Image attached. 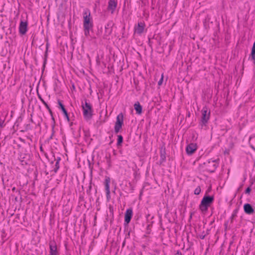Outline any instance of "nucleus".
Wrapping results in <instances>:
<instances>
[{
    "mask_svg": "<svg viewBox=\"0 0 255 255\" xmlns=\"http://www.w3.org/2000/svg\"><path fill=\"white\" fill-rule=\"evenodd\" d=\"M93 21L89 9H85L83 12V28L86 36L90 35V31L93 30Z\"/></svg>",
    "mask_w": 255,
    "mask_h": 255,
    "instance_id": "1",
    "label": "nucleus"
},
{
    "mask_svg": "<svg viewBox=\"0 0 255 255\" xmlns=\"http://www.w3.org/2000/svg\"><path fill=\"white\" fill-rule=\"evenodd\" d=\"M82 107L84 118L87 120L91 119L93 112L91 105L85 100L84 103L82 102Z\"/></svg>",
    "mask_w": 255,
    "mask_h": 255,
    "instance_id": "2",
    "label": "nucleus"
},
{
    "mask_svg": "<svg viewBox=\"0 0 255 255\" xmlns=\"http://www.w3.org/2000/svg\"><path fill=\"white\" fill-rule=\"evenodd\" d=\"M214 201V197L213 196H204L199 205V209L202 212H206L208 209V207Z\"/></svg>",
    "mask_w": 255,
    "mask_h": 255,
    "instance_id": "3",
    "label": "nucleus"
},
{
    "mask_svg": "<svg viewBox=\"0 0 255 255\" xmlns=\"http://www.w3.org/2000/svg\"><path fill=\"white\" fill-rule=\"evenodd\" d=\"M201 113L202 116L200 125L201 128H203L204 126H206L209 120L210 112L208 111L207 108L205 107L202 109Z\"/></svg>",
    "mask_w": 255,
    "mask_h": 255,
    "instance_id": "4",
    "label": "nucleus"
},
{
    "mask_svg": "<svg viewBox=\"0 0 255 255\" xmlns=\"http://www.w3.org/2000/svg\"><path fill=\"white\" fill-rule=\"evenodd\" d=\"M50 255H59L57 250L56 244L54 241L49 242Z\"/></svg>",
    "mask_w": 255,
    "mask_h": 255,
    "instance_id": "5",
    "label": "nucleus"
},
{
    "mask_svg": "<svg viewBox=\"0 0 255 255\" xmlns=\"http://www.w3.org/2000/svg\"><path fill=\"white\" fill-rule=\"evenodd\" d=\"M27 22L21 21L19 26V32L21 35L25 34L27 31Z\"/></svg>",
    "mask_w": 255,
    "mask_h": 255,
    "instance_id": "6",
    "label": "nucleus"
},
{
    "mask_svg": "<svg viewBox=\"0 0 255 255\" xmlns=\"http://www.w3.org/2000/svg\"><path fill=\"white\" fill-rule=\"evenodd\" d=\"M110 179L109 177H107L105 180V190L106 192V197L107 200L109 201L111 198L110 190Z\"/></svg>",
    "mask_w": 255,
    "mask_h": 255,
    "instance_id": "7",
    "label": "nucleus"
},
{
    "mask_svg": "<svg viewBox=\"0 0 255 255\" xmlns=\"http://www.w3.org/2000/svg\"><path fill=\"white\" fill-rule=\"evenodd\" d=\"M132 209L131 208H128L126 210L125 215V222L128 224L132 218Z\"/></svg>",
    "mask_w": 255,
    "mask_h": 255,
    "instance_id": "8",
    "label": "nucleus"
},
{
    "mask_svg": "<svg viewBox=\"0 0 255 255\" xmlns=\"http://www.w3.org/2000/svg\"><path fill=\"white\" fill-rule=\"evenodd\" d=\"M117 6V2L115 0H109L108 2V10L112 13L115 11Z\"/></svg>",
    "mask_w": 255,
    "mask_h": 255,
    "instance_id": "9",
    "label": "nucleus"
},
{
    "mask_svg": "<svg viewBox=\"0 0 255 255\" xmlns=\"http://www.w3.org/2000/svg\"><path fill=\"white\" fill-rule=\"evenodd\" d=\"M197 149V145L195 143H190L188 144L186 148L187 154L188 155H191Z\"/></svg>",
    "mask_w": 255,
    "mask_h": 255,
    "instance_id": "10",
    "label": "nucleus"
},
{
    "mask_svg": "<svg viewBox=\"0 0 255 255\" xmlns=\"http://www.w3.org/2000/svg\"><path fill=\"white\" fill-rule=\"evenodd\" d=\"M206 166L209 171L211 172H214V170L216 169L217 165L215 163V160H211L208 161Z\"/></svg>",
    "mask_w": 255,
    "mask_h": 255,
    "instance_id": "11",
    "label": "nucleus"
},
{
    "mask_svg": "<svg viewBox=\"0 0 255 255\" xmlns=\"http://www.w3.org/2000/svg\"><path fill=\"white\" fill-rule=\"evenodd\" d=\"M244 209L245 212L249 215L252 214L254 213V210L251 204L249 203L245 204L244 205Z\"/></svg>",
    "mask_w": 255,
    "mask_h": 255,
    "instance_id": "12",
    "label": "nucleus"
},
{
    "mask_svg": "<svg viewBox=\"0 0 255 255\" xmlns=\"http://www.w3.org/2000/svg\"><path fill=\"white\" fill-rule=\"evenodd\" d=\"M58 104L59 105V108L63 112V113L64 115L65 118H66V119L68 121H69V116H68V113H67L66 110L65 109L64 105L62 103L61 101L60 100H58Z\"/></svg>",
    "mask_w": 255,
    "mask_h": 255,
    "instance_id": "13",
    "label": "nucleus"
},
{
    "mask_svg": "<svg viewBox=\"0 0 255 255\" xmlns=\"http://www.w3.org/2000/svg\"><path fill=\"white\" fill-rule=\"evenodd\" d=\"M143 30L144 26L141 23H138L137 26L135 27V32L136 33L141 34L143 32Z\"/></svg>",
    "mask_w": 255,
    "mask_h": 255,
    "instance_id": "14",
    "label": "nucleus"
},
{
    "mask_svg": "<svg viewBox=\"0 0 255 255\" xmlns=\"http://www.w3.org/2000/svg\"><path fill=\"white\" fill-rule=\"evenodd\" d=\"M112 22H109L105 26V33L107 35H109L111 34L112 29Z\"/></svg>",
    "mask_w": 255,
    "mask_h": 255,
    "instance_id": "15",
    "label": "nucleus"
},
{
    "mask_svg": "<svg viewBox=\"0 0 255 255\" xmlns=\"http://www.w3.org/2000/svg\"><path fill=\"white\" fill-rule=\"evenodd\" d=\"M116 125H121L123 124V114H120L118 115L116 118Z\"/></svg>",
    "mask_w": 255,
    "mask_h": 255,
    "instance_id": "16",
    "label": "nucleus"
},
{
    "mask_svg": "<svg viewBox=\"0 0 255 255\" xmlns=\"http://www.w3.org/2000/svg\"><path fill=\"white\" fill-rule=\"evenodd\" d=\"M134 109L138 114H140L142 112V107L138 102H137L134 105Z\"/></svg>",
    "mask_w": 255,
    "mask_h": 255,
    "instance_id": "17",
    "label": "nucleus"
},
{
    "mask_svg": "<svg viewBox=\"0 0 255 255\" xmlns=\"http://www.w3.org/2000/svg\"><path fill=\"white\" fill-rule=\"evenodd\" d=\"M122 127V126H121V125H118L115 124V127H114L115 133H118L120 131V130L121 129Z\"/></svg>",
    "mask_w": 255,
    "mask_h": 255,
    "instance_id": "18",
    "label": "nucleus"
},
{
    "mask_svg": "<svg viewBox=\"0 0 255 255\" xmlns=\"http://www.w3.org/2000/svg\"><path fill=\"white\" fill-rule=\"evenodd\" d=\"M123 141V137L121 135H119L118 136V141H117V145H120Z\"/></svg>",
    "mask_w": 255,
    "mask_h": 255,
    "instance_id": "19",
    "label": "nucleus"
},
{
    "mask_svg": "<svg viewBox=\"0 0 255 255\" xmlns=\"http://www.w3.org/2000/svg\"><path fill=\"white\" fill-rule=\"evenodd\" d=\"M59 168V163H58V161H56L55 164V168H54V171L55 172H56L57 170Z\"/></svg>",
    "mask_w": 255,
    "mask_h": 255,
    "instance_id": "20",
    "label": "nucleus"
},
{
    "mask_svg": "<svg viewBox=\"0 0 255 255\" xmlns=\"http://www.w3.org/2000/svg\"><path fill=\"white\" fill-rule=\"evenodd\" d=\"M201 192V188L199 186H198L194 190V194L195 195H199Z\"/></svg>",
    "mask_w": 255,
    "mask_h": 255,
    "instance_id": "21",
    "label": "nucleus"
},
{
    "mask_svg": "<svg viewBox=\"0 0 255 255\" xmlns=\"http://www.w3.org/2000/svg\"><path fill=\"white\" fill-rule=\"evenodd\" d=\"M39 98L40 99L41 101H42V102L43 103V104L45 106V107L49 110V112L50 113H51V111L50 110V109H49V106H48V105L47 104V103L40 97H39Z\"/></svg>",
    "mask_w": 255,
    "mask_h": 255,
    "instance_id": "22",
    "label": "nucleus"
},
{
    "mask_svg": "<svg viewBox=\"0 0 255 255\" xmlns=\"http://www.w3.org/2000/svg\"><path fill=\"white\" fill-rule=\"evenodd\" d=\"M251 188L250 187H249L246 189V190L245 191V193L250 194L251 192Z\"/></svg>",
    "mask_w": 255,
    "mask_h": 255,
    "instance_id": "23",
    "label": "nucleus"
},
{
    "mask_svg": "<svg viewBox=\"0 0 255 255\" xmlns=\"http://www.w3.org/2000/svg\"><path fill=\"white\" fill-rule=\"evenodd\" d=\"M163 82V76H162L161 78L160 79V80L158 82V85H161Z\"/></svg>",
    "mask_w": 255,
    "mask_h": 255,
    "instance_id": "24",
    "label": "nucleus"
},
{
    "mask_svg": "<svg viewBox=\"0 0 255 255\" xmlns=\"http://www.w3.org/2000/svg\"><path fill=\"white\" fill-rule=\"evenodd\" d=\"M175 255H182V253L179 251H178Z\"/></svg>",
    "mask_w": 255,
    "mask_h": 255,
    "instance_id": "25",
    "label": "nucleus"
},
{
    "mask_svg": "<svg viewBox=\"0 0 255 255\" xmlns=\"http://www.w3.org/2000/svg\"><path fill=\"white\" fill-rule=\"evenodd\" d=\"M236 216V212H235V213H234L232 214V217H231L232 219H234V218Z\"/></svg>",
    "mask_w": 255,
    "mask_h": 255,
    "instance_id": "26",
    "label": "nucleus"
},
{
    "mask_svg": "<svg viewBox=\"0 0 255 255\" xmlns=\"http://www.w3.org/2000/svg\"><path fill=\"white\" fill-rule=\"evenodd\" d=\"M61 160L60 157H58L56 159V161H58V163H59L60 160Z\"/></svg>",
    "mask_w": 255,
    "mask_h": 255,
    "instance_id": "27",
    "label": "nucleus"
},
{
    "mask_svg": "<svg viewBox=\"0 0 255 255\" xmlns=\"http://www.w3.org/2000/svg\"><path fill=\"white\" fill-rule=\"evenodd\" d=\"M40 151H43V148H42V146H41L40 147Z\"/></svg>",
    "mask_w": 255,
    "mask_h": 255,
    "instance_id": "28",
    "label": "nucleus"
}]
</instances>
